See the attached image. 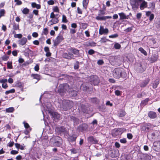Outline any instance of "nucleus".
Here are the masks:
<instances>
[{"label":"nucleus","instance_id":"obj_1","mask_svg":"<svg viewBox=\"0 0 160 160\" xmlns=\"http://www.w3.org/2000/svg\"><path fill=\"white\" fill-rule=\"evenodd\" d=\"M73 105V103L72 101L64 100L62 101V103L60 104V108L62 110L67 111L70 109Z\"/></svg>","mask_w":160,"mask_h":160},{"label":"nucleus","instance_id":"obj_2","mask_svg":"<svg viewBox=\"0 0 160 160\" xmlns=\"http://www.w3.org/2000/svg\"><path fill=\"white\" fill-rule=\"evenodd\" d=\"M113 75L115 78L118 79L120 77H125L126 76V73L123 69L118 68L114 70Z\"/></svg>","mask_w":160,"mask_h":160},{"label":"nucleus","instance_id":"obj_3","mask_svg":"<svg viewBox=\"0 0 160 160\" xmlns=\"http://www.w3.org/2000/svg\"><path fill=\"white\" fill-rule=\"evenodd\" d=\"M106 14V12L104 10H99L98 16L96 17V19L97 20L105 21L107 19H110L112 18L111 16H103Z\"/></svg>","mask_w":160,"mask_h":160},{"label":"nucleus","instance_id":"obj_4","mask_svg":"<svg viewBox=\"0 0 160 160\" xmlns=\"http://www.w3.org/2000/svg\"><path fill=\"white\" fill-rule=\"evenodd\" d=\"M69 88V85L67 83L60 84L58 87V91L60 93L66 92L68 91Z\"/></svg>","mask_w":160,"mask_h":160},{"label":"nucleus","instance_id":"obj_5","mask_svg":"<svg viewBox=\"0 0 160 160\" xmlns=\"http://www.w3.org/2000/svg\"><path fill=\"white\" fill-rule=\"evenodd\" d=\"M135 69L137 72H142L146 69L145 67L141 63H136L135 66Z\"/></svg>","mask_w":160,"mask_h":160},{"label":"nucleus","instance_id":"obj_6","mask_svg":"<svg viewBox=\"0 0 160 160\" xmlns=\"http://www.w3.org/2000/svg\"><path fill=\"white\" fill-rule=\"evenodd\" d=\"M89 80L91 84L97 85L99 82V79L96 76H91L89 77Z\"/></svg>","mask_w":160,"mask_h":160},{"label":"nucleus","instance_id":"obj_7","mask_svg":"<svg viewBox=\"0 0 160 160\" xmlns=\"http://www.w3.org/2000/svg\"><path fill=\"white\" fill-rule=\"evenodd\" d=\"M152 128V126L150 123H143L141 126V131L146 132H148L149 129Z\"/></svg>","mask_w":160,"mask_h":160},{"label":"nucleus","instance_id":"obj_8","mask_svg":"<svg viewBox=\"0 0 160 160\" xmlns=\"http://www.w3.org/2000/svg\"><path fill=\"white\" fill-rule=\"evenodd\" d=\"M64 39L63 37L61 35H59L53 40L54 47L56 46Z\"/></svg>","mask_w":160,"mask_h":160},{"label":"nucleus","instance_id":"obj_9","mask_svg":"<svg viewBox=\"0 0 160 160\" xmlns=\"http://www.w3.org/2000/svg\"><path fill=\"white\" fill-rule=\"evenodd\" d=\"M153 148L156 152L160 151V141H156L154 142Z\"/></svg>","mask_w":160,"mask_h":160},{"label":"nucleus","instance_id":"obj_10","mask_svg":"<svg viewBox=\"0 0 160 160\" xmlns=\"http://www.w3.org/2000/svg\"><path fill=\"white\" fill-rule=\"evenodd\" d=\"M52 140L55 139L58 140L56 141L54 143V145L55 146H59L62 144V140L61 138L59 137H56L54 138H52Z\"/></svg>","mask_w":160,"mask_h":160},{"label":"nucleus","instance_id":"obj_11","mask_svg":"<svg viewBox=\"0 0 160 160\" xmlns=\"http://www.w3.org/2000/svg\"><path fill=\"white\" fill-rule=\"evenodd\" d=\"M139 3L140 4V8L141 10H143L145 8L147 7V2L145 1H141Z\"/></svg>","mask_w":160,"mask_h":160},{"label":"nucleus","instance_id":"obj_12","mask_svg":"<svg viewBox=\"0 0 160 160\" xmlns=\"http://www.w3.org/2000/svg\"><path fill=\"white\" fill-rule=\"evenodd\" d=\"M63 57L64 58L69 59H71L74 58L73 54L70 52L64 53L63 54Z\"/></svg>","mask_w":160,"mask_h":160},{"label":"nucleus","instance_id":"obj_13","mask_svg":"<svg viewBox=\"0 0 160 160\" xmlns=\"http://www.w3.org/2000/svg\"><path fill=\"white\" fill-rule=\"evenodd\" d=\"M108 32V28L104 29L102 26H101L99 30V34L102 35L103 34H107Z\"/></svg>","mask_w":160,"mask_h":160},{"label":"nucleus","instance_id":"obj_14","mask_svg":"<svg viewBox=\"0 0 160 160\" xmlns=\"http://www.w3.org/2000/svg\"><path fill=\"white\" fill-rule=\"evenodd\" d=\"M27 40L26 38L23 37L18 41V44L21 45L23 46L27 42Z\"/></svg>","mask_w":160,"mask_h":160},{"label":"nucleus","instance_id":"obj_15","mask_svg":"<svg viewBox=\"0 0 160 160\" xmlns=\"http://www.w3.org/2000/svg\"><path fill=\"white\" fill-rule=\"evenodd\" d=\"M70 96L72 97H75L77 96V92L76 91L74 90L72 88H69L68 91Z\"/></svg>","mask_w":160,"mask_h":160},{"label":"nucleus","instance_id":"obj_16","mask_svg":"<svg viewBox=\"0 0 160 160\" xmlns=\"http://www.w3.org/2000/svg\"><path fill=\"white\" fill-rule=\"evenodd\" d=\"M81 109L82 112L84 113H88L89 112L90 108L88 107H86L84 105L82 104L81 105Z\"/></svg>","mask_w":160,"mask_h":160},{"label":"nucleus","instance_id":"obj_17","mask_svg":"<svg viewBox=\"0 0 160 160\" xmlns=\"http://www.w3.org/2000/svg\"><path fill=\"white\" fill-rule=\"evenodd\" d=\"M88 141L92 144H95L98 142V141L93 136H90L88 138Z\"/></svg>","mask_w":160,"mask_h":160},{"label":"nucleus","instance_id":"obj_18","mask_svg":"<svg viewBox=\"0 0 160 160\" xmlns=\"http://www.w3.org/2000/svg\"><path fill=\"white\" fill-rule=\"evenodd\" d=\"M52 117L54 120L59 119L60 118V116L59 114L56 112H52L50 113Z\"/></svg>","mask_w":160,"mask_h":160},{"label":"nucleus","instance_id":"obj_19","mask_svg":"<svg viewBox=\"0 0 160 160\" xmlns=\"http://www.w3.org/2000/svg\"><path fill=\"white\" fill-rule=\"evenodd\" d=\"M152 156L150 154H145L142 156V160H151L152 158Z\"/></svg>","mask_w":160,"mask_h":160},{"label":"nucleus","instance_id":"obj_20","mask_svg":"<svg viewBox=\"0 0 160 160\" xmlns=\"http://www.w3.org/2000/svg\"><path fill=\"white\" fill-rule=\"evenodd\" d=\"M158 58V56L157 54H153L150 58V61L151 63H153L156 61Z\"/></svg>","mask_w":160,"mask_h":160},{"label":"nucleus","instance_id":"obj_21","mask_svg":"<svg viewBox=\"0 0 160 160\" xmlns=\"http://www.w3.org/2000/svg\"><path fill=\"white\" fill-rule=\"evenodd\" d=\"M148 116L151 119H154L157 117V115L156 113L153 111H150L148 113Z\"/></svg>","mask_w":160,"mask_h":160},{"label":"nucleus","instance_id":"obj_22","mask_svg":"<svg viewBox=\"0 0 160 160\" xmlns=\"http://www.w3.org/2000/svg\"><path fill=\"white\" fill-rule=\"evenodd\" d=\"M120 16V20H123L124 19H128L129 18V15H126L123 12L118 13Z\"/></svg>","mask_w":160,"mask_h":160},{"label":"nucleus","instance_id":"obj_23","mask_svg":"<svg viewBox=\"0 0 160 160\" xmlns=\"http://www.w3.org/2000/svg\"><path fill=\"white\" fill-rule=\"evenodd\" d=\"M149 79L148 78L143 81L140 84V86L142 88L145 87L149 83Z\"/></svg>","mask_w":160,"mask_h":160},{"label":"nucleus","instance_id":"obj_24","mask_svg":"<svg viewBox=\"0 0 160 160\" xmlns=\"http://www.w3.org/2000/svg\"><path fill=\"white\" fill-rule=\"evenodd\" d=\"M87 125L86 124H83L79 126V129L80 131H86L87 129Z\"/></svg>","mask_w":160,"mask_h":160},{"label":"nucleus","instance_id":"obj_25","mask_svg":"<svg viewBox=\"0 0 160 160\" xmlns=\"http://www.w3.org/2000/svg\"><path fill=\"white\" fill-rule=\"evenodd\" d=\"M126 22H127L130 26V27H128L125 30H124V31L127 32H130L132 29L134 27L133 25L131 24L129 21H126Z\"/></svg>","mask_w":160,"mask_h":160},{"label":"nucleus","instance_id":"obj_26","mask_svg":"<svg viewBox=\"0 0 160 160\" xmlns=\"http://www.w3.org/2000/svg\"><path fill=\"white\" fill-rule=\"evenodd\" d=\"M58 22V18H55L53 19H52L50 20L48 24L49 25H53V24H55L57 23Z\"/></svg>","mask_w":160,"mask_h":160},{"label":"nucleus","instance_id":"obj_27","mask_svg":"<svg viewBox=\"0 0 160 160\" xmlns=\"http://www.w3.org/2000/svg\"><path fill=\"white\" fill-rule=\"evenodd\" d=\"M71 52L73 53L74 54L78 55L79 54V50L75 49V48H71L70 49Z\"/></svg>","mask_w":160,"mask_h":160},{"label":"nucleus","instance_id":"obj_28","mask_svg":"<svg viewBox=\"0 0 160 160\" xmlns=\"http://www.w3.org/2000/svg\"><path fill=\"white\" fill-rule=\"evenodd\" d=\"M51 104L50 103H48L46 105L47 109H46V110L48 111L49 113H51Z\"/></svg>","mask_w":160,"mask_h":160},{"label":"nucleus","instance_id":"obj_29","mask_svg":"<svg viewBox=\"0 0 160 160\" xmlns=\"http://www.w3.org/2000/svg\"><path fill=\"white\" fill-rule=\"evenodd\" d=\"M31 76L33 77L34 79L37 80V81L35 82V83H36L40 79V76L38 74H32Z\"/></svg>","mask_w":160,"mask_h":160},{"label":"nucleus","instance_id":"obj_30","mask_svg":"<svg viewBox=\"0 0 160 160\" xmlns=\"http://www.w3.org/2000/svg\"><path fill=\"white\" fill-rule=\"evenodd\" d=\"M31 5L33 8H36L37 9H39L41 8V5L40 4H37L35 2H32Z\"/></svg>","mask_w":160,"mask_h":160},{"label":"nucleus","instance_id":"obj_31","mask_svg":"<svg viewBox=\"0 0 160 160\" xmlns=\"http://www.w3.org/2000/svg\"><path fill=\"white\" fill-rule=\"evenodd\" d=\"M89 2V0H83L82 2L83 7L86 9Z\"/></svg>","mask_w":160,"mask_h":160},{"label":"nucleus","instance_id":"obj_32","mask_svg":"<svg viewBox=\"0 0 160 160\" xmlns=\"http://www.w3.org/2000/svg\"><path fill=\"white\" fill-rule=\"evenodd\" d=\"M77 137L75 135H72L70 136L68 138V139L69 141L71 142H73L75 141Z\"/></svg>","mask_w":160,"mask_h":160},{"label":"nucleus","instance_id":"obj_33","mask_svg":"<svg viewBox=\"0 0 160 160\" xmlns=\"http://www.w3.org/2000/svg\"><path fill=\"white\" fill-rule=\"evenodd\" d=\"M149 7L148 8H151L152 10H153L155 7V3L153 2H150L149 3Z\"/></svg>","mask_w":160,"mask_h":160},{"label":"nucleus","instance_id":"obj_34","mask_svg":"<svg viewBox=\"0 0 160 160\" xmlns=\"http://www.w3.org/2000/svg\"><path fill=\"white\" fill-rule=\"evenodd\" d=\"M159 83L158 80H156L153 83L152 87L153 88H157L158 85Z\"/></svg>","mask_w":160,"mask_h":160},{"label":"nucleus","instance_id":"obj_35","mask_svg":"<svg viewBox=\"0 0 160 160\" xmlns=\"http://www.w3.org/2000/svg\"><path fill=\"white\" fill-rule=\"evenodd\" d=\"M29 9L27 8H24L22 10V12L24 14H27L29 12Z\"/></svg>","mask_w":160,"mask_h":160},{"label":"nucleus","instance_id":"obj_36","mask_svg":"<svg viewBox=\"0 0 160 160\" xmlns=\"http://www.w3.org/2000/svg\"><path fill=\"white\" fill-rule=\"evenodd\" d=\"M13 29L14 30H19V26L18 24H16L14 23L13 25Z\"/></svg>","mask_w":160,"mask_h":160},{"label":"nucleus","instance_id":"obj_37","mask_svg":"<svg viewBox=\"0 0 160 160\" xmlns=\"http://www.w3.org/2000/svg\"><path fill=\"white\" fill-rule=\"evenodd\" d=\"M138 50L144 55L147 56V53L146 51H145L141 47L139 48Z\"/></svg>","mask_w":160,"mask_h":160},{"label":"nucleus","instance_id":"obj_38","mask_svg":"<svg viewBox=\"0 0 160 160\" xmlns=\"http://www.w3.org/2000/svg\"><path fill=\"white\" fill-rule=\"evenodd\" d=\"M14 108L13 107H10L6 109V111L7 112H12L14 111Z\"/></svg>","mask_w":160,"mask_h":160},{"label":"nucleus","instance_id":"obj_39","mask_svg":"<svg viewBox=\"0 0 160 160\" xmlns=\"http://www.w3.org/2000/svg\"><path fill=\"white\" fill-rule=\"evenodd\" d=\"M59 131L60 133L65 132L66 131V128L63 127H61L59 129Z\"/></svg>","mask_w":160,"mask_h":160},{"label":"nucleus","instance_id":"obj_40","mask_svg":"<svg viewBox=\"0 0 160 160\" xmlns=\"http://www.w3.org/2000/svg\"><path fill=\"white\" fill-rule=\"evenodd\" d=\"M5 11L4 9H1L0 10V18L1 17L5 16Z\"/></svg>","mask_w":160,"mask_h":160},{"label":"nucleus","instance_id":"obj_41","mask_svg":"<svg viewBox=\"0 0 160 160\" xmlns=\"http://www.w3.org/2000/svg\"><path fill=\"white\" fill-rule=\"evenodd\" d=\"M118 114L119 117H122L125 115L126 112L122 110L119 111Z\"/></svg>","mask_w":160,"mask_h":160},{"label":"nucleus","instance_id":"obj_42","mask_svg":"<svg viewBox=\"0 0 160 160\" xmlns=\"http://www.w3.org/2000/svg\"><path fill=\"white\" fill-rule=\"evenodd\" d=\"M131 4L133 9H136L138 8V4L136 3V2H134L133 3H131Z\"/></svg>","mask_w":160,"mask_h":160},{"label":"nucleus","instance_id":"obj_43","mask_svg":"<svg viewBox=\"0 0 160 160\" xmlns=\"http://www.w3.org/2000/svg\"><path fill=\"white\" fill-rule=\"evenodd\" d=\"M12 62H7V68L9 69H12Z\"/></svg>","mask_w":160,"mask_h":160},{"label":"nucleus","instance_id":"obj_44","mask_svg":"<svg viewBox=\"0 0 160 160\" xmlns=\"http://www.w3.org/2000/svg\"><path fill=\"white\" fill-rule=\"evenodd\" d=\"M15 92V90L14 89H12L10 90L7 91L5 92V94L8 95L10 93H14Z\"/></svg>","mask_w":160,"mask_h":160},{"label":"nucleus","instance_id":"obj_45","mask_svg":"<svg viewBox=\"0 0 160 160\" xmlns=\"http://www.w3.org/2000/svg\"><path fill=\"white\" fill-rule=\"evenodd\" d=\"M80 25L83 29H85L87 27V24L85 23H81L80 24Z\"/></svg>","mask_w":160,"mask_h":160},{"label":"nucleus","instance_id":"obj_46","mask_svg":"<svg viewBox=\"0 0 160 160\" xmlns=\"http://www.w3.org/2000/svg\"><path fill=\"white\" fill-rule=\"evenodd\" d=\"M42 144L45 146H48V141L47 139H45L42 141Z\"/></svg>","mask_w":160,"mask_h":160},{"label":"nucleus","instance_id":"obj_47","mask_svg":"<svg viewBox=\"0 0 160 160\" xmlns=\"http://www.w3.org/2000/svg\"><path fill=\"white\" fill-rule=\"evenodd\" d=\"M79 64L78 61H76L74 65V68L75 69H78L79 68Z\"/></svg>","mask_w":160,"mask_h":160},{"label":"nucleus","instance_id":"obj_48","mask_svg":"<svg viewBox=\"0 0 160 160\" xmlns=\"http://www.w3.org/2000/svg\"><path fill=\"white\" fill-rule=\"evenodd\" d=\"M70 118L71 120L74 123H75L78 121V119L75 117L74 116H71Z\"/></svg>","mask_w":160,"mask_h":160},{"label":"nucleus","instance_id":"obj_49","mask_svg":"<svg viewBox=\"0 0 160 160\" xmlns=\"http://www.w3.org/2000/svg\"><path fill=\"white\" fill-rule=\"evenodd\" d=\"M114 47L116 49H118L120 48L121 45L118 43H116L114 44Z\"/></svg>","mask_w":160,"mask_h":160},{"label":"nucleus","instance_id":"obj_50","mask_svg":"<svg viewBox=\"0 0 160 160\" xmlns=\"http://www.w3.org/2000/svg\"><path fill=\"white\" fill-rule=\"evenodd\" d=\"M62 22L65 23H67L68 22V20L67 19L66 16L64 15H63L62 16Z\"/></svg>","mask_w":160,"mask_h":160},{"label":"nucleus","instance_id":"obj_51","mask_svg":"<svg viewBox=\"0 0 160 160\" xmlns=\"http://www.w3.org/2000/svg\"><path fill=\"white\" fill-rule=\"evenodd\" d=\"M149 98H147L145 99L144 100L142 101L141 103L142 104H144V105H146L147 103H148V102L149 101Z\"/></svg>","mask_w":160,"mask_h":160},{"label":"nucleus","instance_id":"obj_52","mask_svg":"<svg viewBox=\"0 0 160 160\" xmlns=\"http://www.w3.org/2000/svg\"><path fill=\"white\" fill-rule=\"evenodd\" d=\"M23 123L24 125V126L25 128L26 129H29L30 128V127L28 123H26L25 122H23Z\"/></svg>","mask_w":160,"mask_h":160},{"label":"nucleus","instance_id":"obj_53","mask_svg":"<svg viewBox=\"0 0 160 160\" xmlns=\"http://www.w3.org/2000/svg\"><path fill=\"white\" fill-rule=\"evenodd\" d=\"M108 40L105 37H104L101 38L100 41L101 42L104 43V42H106L107 41H108Z\"/></svg>","mask_w":160,"mask_h":160},{"label":"nucleus","instance_id":"obj_54","mask_svg":"<svg viewBox=\"0 0 160 160\" xmlns=\"http://www.w3.org/2000/svg\"><path fill=\"white\" fill-rule=\"evenodd\" d=\"M15 38H20V39L22 38V35L21 34H16L14 36Z\"/></svg>","mask_w":160,"mask_h":160},{"label":"nucleus","instance_id":"obj_55","mask_svg":"<svg viewBox=\"0 0 160 160\" xmlns=\"http://www.w3.org/2000/svg\"><path fill=\"white\" fill-rule=\"evenodd\" d=\"M95 51L93 49H90L88 51V53L89 55H92L95 53Z\"/></svg>","mask_w":160,"mask_h":160},{"label":"nucleus","instance_id":"obj_56","mask_svg":"<svg viewBox=\"0 0 160 160\" xmlns=\"http://www.w3.org/2000/svg\"><path fill=\"white\" fill-rule=\"evenodd\" d=\"M8 81L7 79H2L0 80V83L2 84L6 83Z\"/></svg>","mask_w":160,"mask_h":160},{"label":"nucleus","instance_id":"obj_57","mask_svg":"<svg viewBox=\"0 0 160 160\" xmlns=\"http://www.w3.org/2000/svg\"><path fill=\"white\" fill-rule=\"evenodd\" d=\"M18 153V151L15 150H12L10 152V153L11 154L14 155Z\"/></svg>","mask_w":160,"mask_h":160},{"label":"nucleus","instance_id":"obj_58","mask_svg":"<svg viewBox=\"0 0 160 160\" xmlns=\"http://www.w3.org/2000/svg\"><path fill=\"white\" fill-rule=\"evenodd\" d=\"M48 32V30L47 28H46L43 29V33L45 35H47Z\"/></svg>","mask_w":160,"mask_h":160},{"label":"nucleus","instance_id":"obj_59","mask_svg":"<svg viewBox=\"0 0 160 160\" xmlns=\"http://www.w3.org/2000/svg\"><path fill=\"white\" fill-rule=\"evenodd\" d=\"M104 63L102 60H99L97 62V63L99 65H102Z\"/></svg>","mask_w":160,"mask_h":160},{"label":"nucleus","instance_id":"obj_60","mask_svg":"<svg viewBox=\"0 0 160 160\" xmlns=\"http://www.w3.org/2000/svg\"><path fill=\"white\" fill-rule=\"evenodd\" d=\"M127 138L129 139H131L132 138L133 136L132 134L129 133L127 134Z\"/></svg>","mask_w":160,"mask_h":160},{"label":"nucleus","instance_id":"obj_61","mask_svg":"<svg viewBox=\"0 0 160 160\" xmlns=\"http://www.w3.org/2000/svg\"><path fill=\"white\" fill-rule=\"evenodd\" d=\"M31 129H27L24 131V133L26 135H28L30 131H31Z\"/></svg>","mask_w":160,"mask_h":160},{"label":"nucleus","instance_id":"obj_62","mask_svg":"<svg viewBox=\"0 0 160 160\" xmlns=\"http://www.w3.org/2000/svg\"><path fill=\"white\" fill-rule=\"evenodd\" d=\"M71 152L73 154H76L77 153V151L75 148H72L70 150Z\"/></svg>","mask_w":160,"mask_h":160},{"label":"nucleus","instance_id":"obj_63","mask_svg":"<svg viewBox=\"0 0 160 160\" xmlns=\"http://www.w3.org/2000/svg\"><path fill=\"white\" fill-rule=\"evenodd\" d=\"M120 141L121 143H125L127 142L126 139L125 138H123L120 139Z\"/></svg>","mask_w":160,"mask_h":160},{"label":"nucleus","instance_id":"obj_64","mask_svg":"<svg viewBox=\"0 0 160 160\" xmlns=\"http://www.w3.org/2000/svg\"><path fill=\"white\" fill-rule=\"evenodd\" d=\"M115 95L117 96H119L121 95V92L120 91L118 90H116L115 91Z\"/></svg>","mask_w":160,"mask_h":160}]
</instances>
